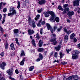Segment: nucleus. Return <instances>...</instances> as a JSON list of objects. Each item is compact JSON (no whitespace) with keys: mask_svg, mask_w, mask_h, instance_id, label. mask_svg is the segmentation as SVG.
Returning <instances> with one entry per match:
<instances>
[{"mask_svg":"<svg viewBox=\"0 0 80 80\" xmlns=\"http://www.w3.org/2000/svg\"><path fill=\"white\" fill-rule=\"evenodd\" d=\"M55 62H57V63H59V61L58 60L57 61L55 60L53 62V63H55Z\"/></svg>","mask_w":80,"mask_h":80,"instance_id":"nucleus-59","label":"nucleus"},{"mask_svg":"<svg viewBox=\"0 0 80 80\" xmlns=\"http://www.w3.org/2000/svg\"><path fill=\"white\" fill-rule=\"evenodd\" d=\"M78 56L77 54H72V59H76V58H78Z\"/></svg>","mask_w":80,"mask_h":80,"instance_id":"nucleus-10","label":"nucleus"},{"mask_svg":"<svg viewBox=\"0 0 80 80\" xmlns=\"http://www.w3.org/2000/svg\"><path fill=\"white\" fill-rule=\"evenodd\" d=\"M56 41V38H54L52 39L51 40V42H55Z\"/></svg>","mask_w":80,"mask_h":80,"instance_id":"nucleus-39","label":"nucleus"},{"mask_svg":"<svg viewBox=\"0 0 80 80\" xmlns=\"http://www.w3.org/2000/svg\"><path fill=\"white\" fill-rule=\"evenodd\" d=\"M36 38H37V39H38V40H40V37L39 36V34H38V33H37Z\"/></svg>","mask_w":80,"mask_h":80,"instance_id":"nucleus-35","label":"nucleus"},{"mask_svg":"<svg viewBox=\"0 0 80 80\" xmlns=\"http://www.w3.org/2000/svg\"><path fill=\"white\" fill-rule=\"evenodd\" d=\"M8 43H7L5 44V49H6V50H7V49H8Z\"/></svg>","mask_w":80,"mask_h":80,"instance_id":"nucleus-38","label":"nucleus"},{"mask_svg":"<svg viewBox=\"0 0 80 80\" xmlns=\"http://www.w3.org/2000/svg\"><path fill=\"white\" fill-rule=\"evenodd\" d=\"M18 29H15L13 30V32L14 33H18Z\"/></svg>","mask_w":80,"mask_h":80,"instance_id":"nucleus-18","label":"nucleus"},{"mask_svg":"<svg viewBox=\"0 0 80 80\" xmlns=\"http://www.w3.org/2000/svg\"><path fill=\"white\" fill-rule=\"evenodd\" d=\"M67 15L69 17V18L71 19L73 15H74V12L73 11H69L67 13Z\"/></svg>","mask_w":80,"mask_h":80,"instance_id":"nucleus-4","label":"nucleus"},{"mask_svg":"<svg viewBox=\"0 0 80 80\" xmlns=\"http://www.w3.org/2000/svg\"><path fill=\"white\" fill-rule=\"evenodd\" d=\"M77 12L78 13L80 14V8H79L78 10L77 11Z\"/></svg>","mask_w":80,"mask_h":80,"instance_id":"nucleus-62","label":"nucleus"},{"mask_svg":"<svg viewBox=\"0 0 80 80\" xmlns=\"http://www.w3.org/2000/svg\"><path fill=\"white\" fill-rule=\"evenodd\" d=\"M66 52H67L68 53H69V52H70L71 51V49H66Z\"/></svg>","mask_w":80,"mask_h":80,"instance_id":"nucleus-47","label":"nucleus"},{"mask_svg":"<svg viewBox=\"0 0 80 80\" xmlns=\"http://www.w3.org/2000/svg\"><path fill=\"white\" fill-rule=\"evenodd\" d=\"M38 45L39 47H42V46L43 45V42L42 41V40H39Z\"/></svg>","mask_w":80,"mask_h":80,"instance_id":"nucleus-11","label":"nucleus"},{"mask_svg":"<svg viewBox=\"0 0 80 80\" xmlns=\"http://www.w3.org/2000/svg\"><path fill=\"white\" fill-rule=\"evenodd\" d=\"M46 2V1L45 0H41L38 2V3L39 5H44Z\"/></svg>","mask_w":80,"mask_h":80,"instance_id":"nucleus-7","label":"nucleus"},{"mask_svg":"<svg viewBox=\"0 0 80 80\" xmlns=\"http://www.w3.org/2000/svg\"><path fill=\"white\" fill-rule=\"evenodd\" d=\"M57 43V41H55L52 43L53 45H56Z\"/></svg>","mask_w":80,"mask_h":80,"instance_id":"nucleus-58","label":"nucleus"},{"mask_svg":"<svg viewBox=\"0 0 80 80\" xmlns=\"http://www.w3.org/2000/svg\"><path fill=\"white\" fill-rule=\"evenodd\" d=\"M61 48V46L60 45H58V47H55V50H57L58 51H59L60 50V48Z\"/></svg>","mask_w":80,"mask_h":80,"instance_id":"nucleus-14","label":"nucleus"},{"mask_svg":"<svg viewBox=\"0 0 80 80\" xmlns=\"http://www.w3.org/2000/svg\"><path fill=\"white\" fill-rule=\"evenodd\" d=\"M15 40L17 44V45H18L20 46V45H20V44L19 43V42H18V38H15Z\"/></svg>","mask_w":80,"mask_h":80,"instance_id":"nucleus-20","label":"nucleus"},{"mask_svg":"<svg viewBox=\"0 0 80 80\" xmlns=\"http://www.w3.org/2000/svg\"><path fill=\"white\" fill-rule=\"evenodd\" d=\"M42 28H41L40 29V33L41 35H42L43 34V32H42Z\"/></svg>","mask_w":80,"mask_h":80,"instance_id":"nucleus-50","label":"nucleus"},{"mask_svg":"<svg viewBox=\"0 0 80 80\" xmlns=\"http://www.w3.org/2000/svg\"><path fill=\"white\" fill-rule=\"evenodd\" d=\"M72 79L71 76H69L68 78H67L66 79V80H72Z\"/></svg>","mask_w":80,"mask_h":80,"instance_id":"nucleus-42","label":"nucleus"},{"mask_svg":"<svg viewBox=\"0 0 80 80\" xmlns=\"http://www.w3.org/2000/svg\"><path fill=\"white\" fill-rule=\"evenodd\" d=\"M1 56H2V57H3V56H4V52H2L1 54Z\"/></svg>","mask_w":80,"mask_h":80,"instance_id":"nucleus-55","label":"nucleus"},{"mask_svg":"<svg viewBox=\"0 0 80 80\" xmlns=\"http://www.w3.org/2000/svg\"><path fill=\"white\" fill-rule=\"evenodd\" d=\"M0 31L1 32V34H2V35H3V33L2 32H3V28H2L1 26H0Z\"/></svg>","mask_w":80,"mask_h":80,"instance_id":"nucleus-24","label":"nucleus"},{"mask_svg":"<svg viewBox=\"0 0 80 80\" xmlns=\"http://www.w3.org/2000/svg\"><path fill=\"white\" fill-rule=\"evenodd\" d=\"M43 14L45 17H48L50 16V14L52 16V17L50 18V21L51 22H55V19H54V17H56V16L55 15L54 12L52 11H47L44 12Z\"/></svg>","mask_w":80,"mask_h":80,"instance_id":"nucleus-1","label":"nucleus"},{"mask_svg":"<svg viewBox=\"0 0 80 80\" xmlns=\"http://www.w3.org/2000/svg\"><path fill=\"white\" fill-rule=\"evenodd\" d=\"M15 72L17 74H18V73H19V72L18 71V69L16 70Z\"/></svg>","mask_w":80,"mask_h":80,"instance_id":"nucleus-53","label":"nucleus"},{"mask_svg":"<svg viewBox=\"0 0 80 80\" xmlns=\"http://www.w3.org/2000/svg\"><path fill=\"white\" fill-rule=\"evenodd\" d=\"M0 80H5V78H3V77H0Z\"/></svg>","mask_w":80,"mask_h":80,"instance_id":"nucleus-48","label":"nucleus"},{"mask_svg":"<svg viewBox=\"0 0 80 80\" xmlns=\"http://www.w3.org/2000/svg\"><path fill=\"white\" fill-rule=\"evenodd\" d=\"M26 3H29V0H25L24 2Z\"/></svg>","mask_w":80,"mask_h":80,"instance_id":"nucleus-46","label":"nucleus"},{"mask_svg":"<svg viewBox=\"0 0 80 80\" xmlns=\"http://www.w3.org/2000/svg\"><path fill=\"white\" fill-rule=\"evenodd\" d=\"M20 1H18V5L17 7V8H18V9H19V8H20Z\"/></svg>","mask_w":80,"mask_h":80,"instance_id":"nucleus-28","label":"nucleus"},{"mask_svg":"<svg viewBox=\"0 0 80 80\" xmlns=\"http://www.w3.org/2000/svg\"><path fill=\"white\" fill-rule=\"evenodd\" d=\"M64 32H65L66 33L68 31H67V29L66 28H64Z\"/></svg>","mask_w":80,"mask_h":80,"instance_id":"nucleus-56","label":"nucleus"},{"mask_svg":"<svg viewBox=\"0 0 80 80\" xmlns=\"http://www.w3.org/2000/svg\"><path fill=\"white\" fill-rule=\"evenodd\" d=\"M75 36V34L74 33H72L70 37V38H71V39H73Z\"/></svg>","mask_w":80,"mask_h":80,"instance_id":"nucleus-21","label":"nucleus"},{"mask_svg":"<svg viewBox=\"0 0 80 80\" xmlns=\"http://www.w3.org/2000/svg\"><path fill=\"white\" fill-rule=\"evenodd\" d=\"M40 58H38L36 60V62H40Z\"/></svg>","mask_w":80,"mask_h":80,"instance_id":"nucleus-54","label":"nucleus"},{"mask_svg":"<svg viewBox=\"0 0 80 80\" xmlns=\"http://www.w3.org/2000/svg\"><path fill=\"white\" fill-rule=\"evenodd\" d=\"M66 12H67V11H66L64 9V11L62 13H63V14H65L66 13Z\"/></svg>","mask_w":80,"mask_h":80,"instance_id":"nucleus-64","label":"nucleus"},{"mask_svg":"<svg viewBox=\"0 0 80 80\" xmlns=\"http://www.w3.org/2000/svg\"><path fill=\"white\" fill-rule=\"evenodd\" d=\"M59 54L60 55V58H62L64 56V54H62L61 52H59Z\"/></svg>","mask_w":80,"mask_h":80,"instance_id":"nucleus-31","label":"nucleus"},{"mask_svg":"<svg viewBox=\"0 0 80 80\" xmlns=\"http://www.w3.org/2000/svg\"><path fill=\"white\" fill-rule=\"evenodd\" d=\"M58 8L59 10H62V11H63V10H64L63 8H62V7L61 6H58Z\"/></svg>","mask_w":80,"mask_h":80,"instance_id":"nucleus-27","label":"nucleus"},{"mask_svg":"<svg viewBox=\"0 0 80 80\" xmlns=\"http://www.w3.org/2000/svg\"><path fill=\"white\" fill-rule=\"evenodd\" d=\"M55 20L56 22H59V21H60V19H59V18H58V17H56L55 18V20L54 19V22H55Z\"/></svg>","mask_w":80,"mask_h":80,"instance_id":"nucleus-19","label":"nucleus"},{"mask_svg":"<svg viewBox=\"0 0 80 80\" xmlns=\"http://www.w3.org/2000/svg\"><path fill=\"white\" fill-rule=\"evenodd\" d=\"M7 12V8H4L3 10V12Z\"/></svg>","mask_w":80,"mask_h":80,"instance_id":"nucleus-60","label":"nucleus"},{"mask_svg":"<svg viewBox=\"0 0 80 80\" xmlns=\"http://www.w3.org/2000/svg\"><path fill=\"white\" fill-rule=\"evenodd\" d=\"M14 9H15L14 8H10L9 10L10 12H11L12 11H13L14 10Z\"/></svg>","mask_w":80,"mask_h":80,"instance_id":"nucleus-41","label":"nucleus"},{"mask_svg":"<svg viewBox=\"0 0 80 80\" xmlns=\"http://www.w3.org/2000/svg\"><path fill=\"white\" fill-rule=\"evenodd\" d=\"M57 28H58V27H57V25H56V24H55L54 27L53 28L54 30H56L57 29Z\"/></svg>","mask_w":80,"mask_h":80,"instance_id":"nucleus-40","label":"nucleus"},{"mask_svg":"<svg viewBox=\"0 0 80 80\" xmlns=\"http://www.w3.org/2000/svg\"><path fill=\"white\" fill-rule=\"evenodd\" d=\"M39 58H40V59L41 60H42V59L43 58V55H42L40 53L39 54Z\"/></svg>","mask_w":80,"mask_h":80,"instance_id":"nucleus-26","label":"nucleus"},{"mask_svg":"<svg viewBox=\"0 0 80 80\" xmlns=\"http://www.w3.org/2000/svg\"><path fill=\"white\" fill-rule=\"evenodd\" d=\"M16 14L17 12H16V10L15 9L12 12V15H13L14 14H15V15H16Z\"/></svg>","mask_w":80,"mask_h":80,"instance_id":"nucleus-30","label":"nucleus"},{"mask_svg":"<svg viewBox=\"0 0 80 80\" xmlns=\"http://www.w3.org/2000/svg\"><path fill=\"white\" fill-rule=\"evenodd\" d=\"M71 33V31H70V30H69L66 33H67L68 35H69Z\"/></svg>","mask_w":80,"mask_h":80,"instance_id":"nucleus-52","label":"nucleus"},{"mask_svg":"<svg viewBox=\"0 0 80 80\" xmlns=\"http://www.w3.org/2000/svg\"><path fill=\"white\" fill-rule=\"evenodd\" d=\"M46 25L48 30H50V31H51V33H53V28H52V27L50 26V24L48 23H47L46 24Z\"/></svg>","mask_w":80,"mask_h":80,"instance_id":"nucleus-2","label":"nucleus"},{"mask_svg":"<svg viewBox=\"0 0 80 80\" xmlns=\"http://www.w3.org/2000/svg\"><path fill=\"white\" fill-rule=\"evenodd\" d=\"M53 52H52L50 54V57H51V56H52L53 55Z\"/></svg>","mask_w":80,"mask_h":80,"instance_id":"nucleus-63","label":"nucleus"},{"mask_svg":"<svg viewBox=\"0 0 80 80\" xmlns=\"http://www.w3.org/2000/svg\"><path fill=\"white\" fill-rule=\"evenodd\" d=\"M34 33H35V32L33 31V30L28 29V33L29 35H32Z\"/></svg>","mask_w":80,"mask_h":80,"instance_id":"nucleus-6","label":"nucleus"},{"mask_svg":"<svg viewBox=\"0 0 80 80\" xmlns=\"http://www.w3.org/2000/svg\"><path fill=\"white\" fill-rule=\"evenodd\" d=\"M68 6V5L67 4H65L63 5V8H67V7Z\"/></svg>","mask_w":80,"mask_h":80,"instance_id":"nucleus-37","label":"nucleus"},{"mask_svg":"<svg viewBox=\"0 0 80 80\" xmlns=\"http://www.w3.org/2000/svg\"><path fill=\"white\" fill-rule=\"evenodd\" d=\"M52 37H56V35L54 34H52L51 35Z\"/></svg>","mask_w":80,"mask_h":80,"instance_id":"nucleus-57","label":"nucleus"},{"mask_svg":"<svg viewBox=\"0 0 80 80\" xmlns=\"http://www.w3.org/2000/svg\"><path fill=\"white\" fill-rule=\"evenodd\" d=\"M25 60V58H24L22 61L20 62V65H24V63Z\"/></svg>","mask_w":80,"mask_h":80,"instance_id":"nucleus-9","label":"nucleus"},{"mask_svg":"<svg viewBox=\"0 0 80 80\" xmlns=\"http://www.w3.org/2000/svg\"><path fill=\"white\" fill-rule=\"evenodd\" d=\"M67 64V62H61V64H62V65H65Z\"/></svg>","mask_w":80,"mask_h":80,"instance_id":"nucleus-43","label":"nucleus"},{"mask_svg":"<svg viewBox=\"0 0 80 80\" xmlns=\"http://www.w3.org/2000/svg\"><path fill=\"white\" fill-rule=\"evenodd\" d=\"M10 47L12 50H15V47H14V44L12 43L10 45Z\"/></svg>","mask_w":80,"mask_h":80,"instance_id":"nucleus-13","label":"nucleus"},{"mask_svg":"<svg viewBox=\"0 0 80 80\" xmlns=\"http://www.w3.org/2000/svg\"><path fill=\"white\" fill-rule=\"evenodd\" d=\"M33 67V66H31L29 69V71H32V70H33L34 68Z\"/></svg>","mask_w":80,"mask_h":80,"instance_id":"nucleus-34","label":"nucleus"},{"mask_svg":"<svg viewBox=\"0 0 80 80\" xmlns=\"http://www.w3.org/2000/svg\"><path fill=\"white\" fill-rule=\"evenodd\" d=\"M12 15V12H9L8 14V16H10V15Z\"/></svg>","mask_w":80,"mask_h":80,"instance_id":"nucleus-61","label":"nucleus"},{"mask_svg":"<svg viewBox=\"0 0 80 80\" xmlns=\"http://www.w3.org/2000/svg\"><path fill=\"white\" fill-rule=\"evenodd\" d=\"M43 11V9L42 8L39 9L37 10V12L38 13H41Z\"/></svg>","mask_w":80,"mask_h":80,"instance_id":"nucleus-36","label":"nucleus"},{"mask_svg":"<svg viewBox=\"0 0 80 80\" xmlns=\"http://www.w3.org/2000/svg\"><path fill=\"white\" fill-rule=\"evenodd\" d=\"M63 28V27L62 26H61L60 28H58L57 29V32H60L61 30Z\"/></svg>","mask_w":80,"mask_h":80,"instance_id":"nucleus-23","label":"nucleus"},{"mask_svg":"<svg viewBox=\"0 0 80 80\" xmlns=\"http://www.w3.org/2000/svg\"><path fill=\"white\" fill-rule=\"evenodd\" d=\"M32 25L33 28H35L36 27V25H35V23L34 21H32Z\"/></svg>","mask_w":80,"mask_h":80,"instance_id":"nucleus-33","label":"nucleus"},{"mask_svg":"<svg viewBox=\"0 0 80 80\" xmlns=\"http://www.w3.org/2000/svg\"><path fill=\"white\" fill-rule=\"evenodd\" d=\"M64 42H67L68 41V36L67 35H66L64 37Z\"/></svg>","mask_w":80,"mask_h":80,"instance_id":"nucleus-12","label":"nucleus"},{"mask_svg":"<svg viewBox=\"0 0 80 80\" xmlns=\"http://www.w3.org/2000/svg\"><path fill=\"white\" fill-rule=\"evenodd\" d=\"M32 43L33 45V46H34V47L36 46V44H35V40L34 39H32Z\"/></svg>","mask_w":80,"mask_h":80,"instance_id":"nucleus-22","label":"nucleus"},{"mask_svg":"<svg viewBox=\"0 0 80 80\" xmlns=\"http://www.w3.org/2000/svg\"><path fill=\"white\" fill-rule=\"evenodd\" d=\"M9 78L11 80H15V79L13 78H12L11 77H9Z\"/></svg>","mask_w":80,"mask_h":80,"instance_id":"nucleus-51","label":"nucleus"},{"mask_svg":"<svg viewBox=\"0 0 80 80\" xmlns=\"http://www.w3.org/2000/svg\"><path fill=\"white\" fill-rule=\"evenodd\" d=\"M25 52L23 50H22L21 51V53L20 54V57H22L23 56H25Z\"/></svg>","mask_w":80,"mask_h":80,"instance_id":"nucleus-15","label":"nucleus"},{"mask_svg":"<svg viewBox=\"0 0 80 80\" xmlns=\"http://www.w3.org/2000/svg\"><path fill=\"white\" fill-rule=\"evenodd\" d=\"M5 66H6V63L5 62H2V64L0 63V67L3 70L5 69Z\"/></svg>","mask_w":80,"mask_h":80,"instance_id":"nucleus-5","label":"nucleus"},{"mask_svg":"<svg viewBox=\"0 0 80 80\" xmlns=\"http://www.w3.org/2000/svg\"><path fill=\"white\" fill-rule=\"evenodd\" d=\"M41 22H42V20H40L39 21L38 23L37 24V25L38 27H41Z\"/></svg>","mask_w":80,"mask_h":80,"instance_id":"nucleus-25","label":"nucleus"},{"mask_svg":"<svg viewBox=\"0 0 80 80\" xmlns=\"http://www.w3.org/2000/svg\"><path fill=\"white\" fill-rule=\"evenodd\" d=\"M28 23L30 25H31V23H32V19L30 17L28 18Z\"/></svg>","mask_w":80,"mask_h":80,"instance_id":"nucleus-16","label":"nucleus"},{"mask_svg":"<svg viewBox=\"0 0 80 80\" xmlns=\"http://www.w3.org/2000/svg\"><path fill=\"white\" fill-rule=\"evenodd\" d=\"M80 0H76H76L74 1L73 2V6L75 7V6L77 5V6L78 7L80 3Z\"/></svg>","mask_w":80,"mask_h":80,"instance_id":"nucleus-3","label":"nucleus"},{"mask_svg":"<svg viewBox=\"0 0 80 80\" xmlns=\"http://www.w3.org/2000/svg\"><path fill=\"white\" fill-rule=\"evenodd\" d=\"M40 15L38 14L36 16V18H35V20H37L38 19H39V18H40Z\"/></svg>","mask_w":80,"mask_h":80,"instance_id":"nucleus-29","label":"nucleus"},{"mask_svg":"<svg viewBox=\"0 0 80 80\" xmlns=\"http://www.w3.org/2000/svg\"><path fill=\"white\" fill-rule=\"evenodd\" d=\"M74 52H75V55H78L80 53V52L77 50H75Z\"/></svg>","mask_w":80,"mask_h":80,"instance_id":"nucleus-32","label":"nucleus"},{"mask_svg":"<svg viewBox=\"0 0 80 80\" xmlns=\"http://www.w3.org/2000/svg\"><path fill=\"white\" fill-rule=\"evenodd\" d=\"M7 72L8 73V75L10 76L13 75V71L12 70H11L10 69L7 70Z\"/></svg>","mask_w":80,"mask_h":80,"instance_id":"nucleus-8","label":"nucleus"},{"mask_svg":"<svg viewBox=\"0 0 80 80\" xmlns=\"http://www.w3.org/2000/svg\"><path fill=\"white\" fill-rule=\"evenodd\" d=\"M41 24L43 25H45V22L44 21H42L41 20Z\"/></svg>","mask_w":80,"mask_h":80,"instance_id":"nucleus-45","label":"nucleus"},{"mask_svg":"<svg viewBox=\"0 0 80 80\" xmlns=\"http://www.w3.org/2000/svg\"><path fill=\"white\" fill-rule=\"evenodd\" d=\"M57 52H55L54 53V57H55V58H57Z\"/></svg>","mask_w":80,"mask_h":80,"instance_id":"nucleus-44","label":"nucleus"},{"mask_svg":"<svg viewBox=\"0 0 80 80\" xmlns=\"http://www.w3.org/2000/svg\"><path fill=\"white\" fill-rule=\"evenodd\" d=\"M44 49L43 48H40L38 49V51L39 52H43V51Z\"/></svg>","mask_w":80,"mask_h":80,"instance_id":"nucleus-17","label":"nucleus"},{"mask_svg":"<svg viewBox=\"0 0 80 80\" xmlns=\"http://www.w3.org/2000/svg\"><path fill=\"white\" fill-rule=\"evenodd\" d=\"M64 10L67 12V11H69L70 10V9L69 8H64Z\"/></svg>","mask_w":80,"mask_h":80,"instance_id":"nucleus-49","label":"nucleus"}]
</instances>
